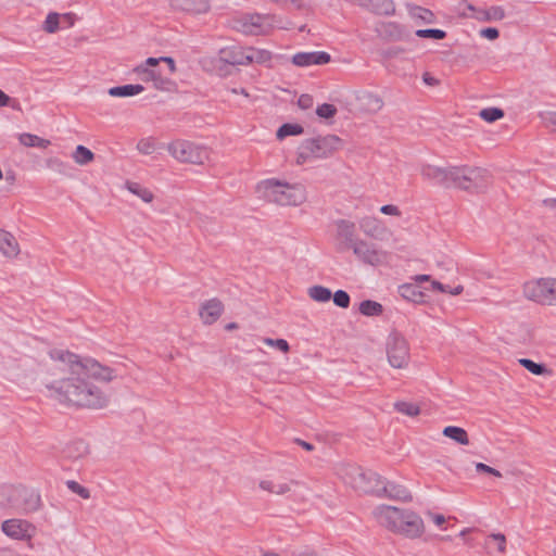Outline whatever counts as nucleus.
<instances>
[{
    "label": "nucleus",
    "instance_id": "f8f14e48",
    "mask_svg": "<svg viewBox=\"0 0 556 556\" xmlns=\"http://www.w3.org/2000/svg\"><path fill=\"white\" fill-rule=\"evenodd\" d=\"M355 260L364 265L381 266L388 263L390 253L377 243L361 239L351 250Z\"/></svg>",
    "mask_w": 556,
    "mask_h": 556
},
{
    "label": "nucleus",
    "instance_id": "49530a36",
    "mask_svg": "<svg viewBox=\"0 0 556 556\" xmlns=\"http://www.w3.org/2000/svg\"><path fill=\"white\" fill-rule=\"evenodd\" d=\"M262 342L265 345L274 348L283 354H288L290 352V345L285 339L263 338Z\"/></svg>",
    "mask_w": 556,
    "mask_h": 556
},
{
    "label": "nucleus",
    "instance_id": "0e129e2a",
    "mask_svg": "<svg viewBox=\"0 0 556 556\" xmlns=\"http://www.w3.org/2000/svg\"><path fill=\"white\" fill-rule=\"evenodd\" d=\"M274 3L280 5H287L288 3L293 4L296 9H302L303 4L299 0H271Z\"/></svg>",
    "mask_w": 556,
    "mask_h": 556
},
{
    "label": "nucleus",
    "instance_id": "f03ea898",
    "mask_svg": "<svg viewBox=\"0 0 556 556\" xmlns=\"http://www.w3.org/2000/svg\"><path fill=\"white\" fill-rule=\"evenodd\" d=\"M371 514L380 527L406 539L417 540L426 532L422 518L412 509L381 504Z\"/></svg>",
    "mask_w": 556,
    "mask_h": 556
},
{
    "label": "nucleus",
    "instance_id": "9b49d317",
    "mask_svg": "<svg viewBox=\"0 0 556 556\" xmlns=\"http://www.w3.org/2000/svg\"><path fill=\"white\" fill-rule=\"evenodd\" d=\"M523 294L541 305L556 306V278H540L525 283Z\"/></svg>",
    "mask_w": 556,
    "mask_h": 556
},
{
    "label": "nucleus",
    "instance_id": "a878e982",
    "mask_svg": "<svg viewBox=\"0 0 556 556\" xmlns=\"http://www.w3.org/2000/svg\"><path fill=\"white\" fill-rule=\"evenodd\" d=\"M407 14L417 25H430L437 22L435 14L424 7L408 3L406 4Z\"/></svg>",
    "mask_w": 556,
    "mask_h": 556
},
{
    "label": "nucleus",
    "instance_id": "5701e85b",
    "mask_svg": "<svg viewBox=\"0 0 556 556\" xmlns=\"http://www.w3.org/2000/svg\"><path fill=\"white\" fill-rule=\"evenodd\" d=\"M219 61L230 65H248V47H227L219 50Z\"/></svg>",
    "mask_w": 556,
    "mask_h": 556
},
{
    "label": "nucleus",
    "instance_id": "9d476101",
    "mask_svg": "<svg viewBox=\"0 0 556 556\" xmlns=\"http://www.w3.org/2000/svg\"><path fill=\"white\" fill-rule=\"evenodd\" d=\"M389 365L394 369H407L410 363V348L407 339L397 330H392L384 342Z\"/></svg>",
    "mask_w": 556,
    "mask_h": 556
},
{
    "label": "nucleus",
    "instance_id": "412c9836",
    "mask_svg": "<svg viewBox=\"0 0 556 556\" xmlns=\"http://www.w3.org/2000/svg\"><path fill=\"white\" fill-rule=\"evenodd\" d=\"M379 488L378 497H388L402 502H409L412 500L409 491L404 485L387 481L383 478Z\"/></svg>",
    "mask_w": 556,
    "mask_h": 556
},
{
    "label": "nucleus",
    "instance_id": "a19ab883",
    "mask_svg": "<svg viewBox=\"0 0 556 556\" xmlns=\"http://www.w3.org/2000/svg\"><path fill=\"white\" fill-rule=\"evenodd\" d=\"M304 131L303 127L299 124H283L280 126L276 132V137L278 140H282L288 136H299Z\"/></svg>",
    "mask_w": 556,
    "mask_h": 556
},
{
    "label": "nucleus",
    "instance_id": "09e8293b",
    "mask_svg": "<svg viewBox=\"0 0 556 556\" xmlns=\"http://www.w3.org/2000/svg\"><path fill=\"white\" fill-rule=\"evenodd\" d=\"M415 35L419 38H430L442 40L446 37V33L442 29H417Z\"/></svg>",
    "mask_w": 556,
    "mask_h": 556
},
{
    "label": "nucleus",
    "instance_id": "b1692460",
    "mask_svg": "<svg viewBox=\"0 0 556 556\" xmlns=\"http://www.w3.org/2000/svg\"><path fill=\"white\" fill-rule=\"evenodd\" d=\"M0 253L3 257L15 260L21 253L20 243L10 231L0 228Z\"/></svg>",
    "mask_w": 556,
    "mask_h": 556
},
{
    "label": "nucleus",
    "instance_id": "1a4fd4ad",
    "mask_svg": "<svg viewBox=\"0 0 556 556\" xmlns=\"http://www.w3.org/2000/svg\"><path fill=\"white\" fill-rule=\"evenodd\" d=\"M488 180V172L479 167L448 166L447 186L465 190L483 188Z\"/></svg>",
    "mask_w": 556,
    "mask_h": 556
},
{
    "label": "nucleus",
    "instance_id": "ea45409f",
    "mask_svg": "<svg viewBox=\"0 0 556 556\" xmlns=\"http://www.w3.org/2000/svg\"><path fill=\"white\" fill-rule=\"evenodd\" d=\"M66 454L74 459L81 458L89 454V446L84 441H75L67 446Z\"/></svg>",
    "mask_w": 556,
    "mask_h": 556
},
{
    "label": "nucleus",
    "instance_id": "f257e3e1",
    "mask_svg": "<svg viewBox=\"0 0 556 556\" xmlns=\"http://www.w3.org/2000/svg\"><path fill=\"white\" fill-rule=\"evenodd\" d=\"M41 374L49 397L61 405L100 410L111 404L103 384L118 378V370L94 358L63 349H52L41 361Z\"/></svg>",
    "mask_w": 556,
    "mask_h": 556
},
{
    "label": "nucleus",
    "instance_id": "0eeeda50",
    "mask_svg": "<svg viewBox=\"0 0 556 556\" xmlns=\"http://www.w3.org/2000/svg\"><path fill=\"white\" fill-rule=\"evenodd\" d=\"M166 150L174 160L184 164L203 165L211 161V148L191 140L175 139Z\"/></svg>",
    "mask_w": 556,
    "mask_h": 556
},
{
    "label": "nucleus",
    "instance_id": "bf43d9fd",
    "mask_svg": "<svg viewBox=\"0 0 556 556\" xmlns=\"http://www.w3.org/2000/svg\"><path fill=\"white\" fill-rule=\"evenodd\" d=\"M427 517L439 528L443 529L446 522V517L442 514L427 511Z\"/></svg>",
    "mask_w": 556,
    "mask_h": 556
},
{
    "label": "nucleus",
    "instance_id": "5fc2aeb1",
    "mask_svg": "<svg viewBox=\"0 0 556 556\" xmlns=\"http://www.w3.org/2000/svg\"><path fill=\"white\" fill-rule=\"evenodd\" d=\"M458 8H459V10L464 9L463 11L459 12V15L462 17H467V18L470 17V18H475V20H476L477 11L480 10V8H476L475 5H472L471 3H469L466 0H463L458 4Z\"/></svg>",
    "mask_w": 556,
    "mask_h": 556
},
{
    "label": "nucleus",
    "instance_id": "f3484780",
    "mask_svg": "<svg viewBox=\"0 0 556 556\" xmlns=\"http://www.w3.org/2000/svg\"><path fill=\"white\" fill-rule=\"evenodd\" d=\"M378 35L391 42H409L413 40L412 30L403 24L396 22H382L377 26Z\"/></svg>",
    "mask_w": 556,
    "mask_h": 556
},
{
    "label": "nucleus",
    "instance_id": "13d9d810",
    "mask_svg": "<svg viewBox=\"0 0 556 556\" xmlns=\"http://www.w3.org/2000/svg\"><path fill=\"white\" fill-rule=\"evenodd\" d=\"M380 212L384 215L400 217L402 215L399 206L394 204H386L380 207Z\"/></svg>",
    "mask_w": 556,
    "mask_h": 556
},
{
    "label": "nucleus",
    "instance_id": "338daca9",
    "mask_svg": "<svg viewBox=\"0 0 556 556\" xmlns=\"http://www.w3.org/2000/svg\"><path fill=\"white\" fill-rule=\"evenodd\" d=\"M11 103V98L0 89V108L9 106Z\"/></svg>",
    "mask_w": 556,
    "mask_h": 556
},
{
    "label": "nucleus",
    "instance_id": "6e6d98bb",
    "mask_svg": "<svg viewBox=\"0 0 556 556\" xmlns=\"http://www.w3.org/2000/svg\"><path fill=\"white\" fill-rule=\"evenodd\" d=\"M67 488L75 494L79 495L84 500H88L90 497V492L88 489L79 484L74 480H68L66 482Z\"/></svg>",
    "mask_w": 556,
    "mask_h": 556
},
{
    "label": "nucleus",
    "instance_id": "4468645a",
    "mask_svg": "<svg viewBox=\"0 0 556 556\" xmlns=\"http://www.w3.org/2000/svg\"><path fill=\"white\" fill-rule=\"evenodd\" d=\"M1 531L11 540L29 544L37 534V527L27 519L11 518L1 523Z\"/></svg>",
    "mask_w": 556,
    "mask_h": 556
},
{
    "label": "nucleus",
    "instance_id": "e2e57ef3",
    "mask_svg": "<svg viewBox=\"0 0 556 556\" xmlns=\"http://www.w3.org/2000/svg\"><path fill=\"white\" fill-rule=\"evenodd\" d=\"M299 105L302 108V109H308L312 103H313V99L311 96L308 94H302L300 98H299Z\"/></svg>",
    "mask_w": 556,
    "mask_h": 556
},
{
    "label": "nucleus",
    "instance_id": "7ed1b4c3",
    "mask_svg": "<svg viewBox=\"0 0 556 556\" xmlns=\"http://www.w3.org/2000/svg\"><path fill=\"white\" fill-rule=\"evenodd\" d=\"M255 193L261 200L281 207H296L307 201V191L302 184L275 177L260 180Z\"/></svg>",
    "mask_w": 556,
    "mask_h": 556
},
{
    "label": "nucleus",
    "instance_id": "a18cd8bd",
    "mask_svg": "<svg viewBox=\"0 0 556 556\" xmlns=\"http://www.w3.org/2000/svg\"><path fill=\"white\" fill-rule=\"evenodd\" d=\"M479 116L483 121H485L488 123H492V122H495V121L502 118L504 116V111L498 108H485L479 112Z\"/></svg>",
    "mask_w": 556,
    "mask_h": 556
},
{
    "label": "nucleus",
    "instance_id": "f704fd0d",
    "mask_svg": "<svg viewBox=\"0 0 556 556\" xmlns=\"http://www.w3.org/2000/svg\"><path fill=\"white\" fill-rule=\"evenodd\" d=\"M248 64L256 63V64H267L271 61L273 54L270 51L265 49H257L253 47H248Z\"/></svg>",
    "mask_w": 556,
    "mask_h": 556
},
{
    "label": "nucleus",
    "instance_id": "393cba45",
    "mask_svg": "<svg viewBox=\"0 0 556 556\" xmlns=\"http://www.w3.org/2000/svg\"><path fill=\"white\" fill-rule=\"evenodd\" d=\"M358 7H362L378 15H392L395 12L393 0H351Z\"/></svg>",
    "mask_w": 556,
    "mask_h": 556
},
{
    "label": "nucleus",
    "instance_id": "4c0bfd02",
    "mask_svg": "<svg viewBox=\"0 0 556 556\" xmlns=\"http://www.w3.org/2000/svg\"><path fill=\"white\" fill-rule=\"evenodd\" d=\"M359 313L364 316H380L383 313V306L376 301L365 300L359 304Z\"/></svg>",
    "mask_w": 556,
    "mask_h": 556
},
{
    "label": "nucleus",
    "instance_id": "864d4df0",
    "mask_svg": "<svg viewBox=\"0 0 556 556\" xmlns=\"http://www.w3.org/2000/svg\"><path fill=\"white\" fill-rule=\"evenodd\" d=\"M331 298L338 307L348 308L350 306L351 299L344 290L336 291Z\"/></svg>",
    "mask_w": 556,
    "mask_h": 556
},
{
    "label": "nucleus",
    "instance_id": "c9c22d12",
    "mask_svg": "<svg viewBox=\"0 0 556 556\" xmlns=\"http://www.w3.org/2000/svg\"><path fill=\"white\" fill-rule=\"evenodd\" d=\"M72 159L79 166H85L94 160V153L85 146H77L72 153Z\"/></svg>",
    "mask_w": 556,
    "mask_h": 556
},
{
    "label": "nucleus",
    "instance_id": "423d86ee",
    "mask_svg": "<svg viewBox=\"0 0 556 556\" xmlns=\"http://www.w3.org/2000/svg\"><path fill=\"white\" fill-rule=\"evenodd\" d=\"M338 477L357 492L378 495L382 477L370 470H363L352 464H341L337 467Z\"/></svg>",
    "mask_w": 556,
    "mask_h": 556
},
{
    "label": "nucleus",
    "instance_id": "8fccbe9b",
    "mask_svg": "<svg viewBox=\"0 0 556 556\" xmlns=\"http://www.w3.org/2000/svg\"><path fill=\"white\" fill-rule=\"evenodd\" d=\"M337 108L330 103H323L316 109L317 116L324 119H331L337 114Z\"/></svg>",
    "mask_w": 556,
    "mask_h": 556
},
{
    "label": "nucleus",
    "instance_id": "39448f33",
    "mask_svg": "<svg viewBox=\"0 0 556 556\" xmlns=\"http://www.w3.org/2000/svg\"><path fill=\"white\" fill-rule=\"evenodd\" d=\"M0 505L28 515L40 509L41 498L34 489L9 484L0 486Z\"/></svg>",
    "mask_w": 556,
    "mask_h": 556
},
{
    "label": "nucleus",
    "instance_id": "c85d7f7f",
    "mask_svg": "<svg viewBox=\"0 0 556 556\" xmlns=\"http://www.w3.org/2000/svg\"><path fill=\"white\" fill-rule=\"evenodd\" d=\"M125 189L128 190L131 194L139 198L142 202L150 204L153 202L155 195L152 190L142 186L139 182L127 180L124 185Z\"/></svg>",
    "mask_w": 556,
    "mask_h": 556
},
{
    "label": "nucleus",
    "instance_id": "680f3d73",
    "mask_svg": "<svg viewBox=\"0 0 556 556\" xmlns=\"http://www.w3.org/2000/svg\"><path fill=\"white\" fill-rule=\"evenodd\" d=\"M156 60H159V64L161 62H165L168 65V70H169L170 74L176 72V64H175V61H174L173 58H170V56H161V58H156Z\"/></svg>",
    "mask_w": 556,
    "mask_h": 556
},
{
    "label": "nucleus",
    "instance_id": "a211bd4d",
    "mask_svg": "<svg viewBox=\"0 0 556 556\" xmlns=\"http://www.w3.org/2000/svg\"><path fill=\"white\" fill-rule=\"evenodd\" d=\"M172 10L190 15L205 14L210 11L208 0H166Z\"/></svg>",
    "mask_w": 556,
    "mask_h": 556
},
{
    "label": "nucleus",
    "instance_id": "473e14b6",
    "mask_svg": "<svg viewBox=\"0 0 556 556\" xmlns=\"http://www.w3.org/2000/svg\"><path fill=\"white\" fill-rule=\"evenodd\" d=\"M61 18H67V20H71L72 18V14L70 13H66V14H59L56 12H50L43 24H42V30L46 31L47 34H54L56 33L59 29H60V21Z\"/></svg>",
    "mask_w": 556,
    "mask_h": 556
},
{
    "label": "nucleus",
    "instance_id": "4be33fe9",
    "mask_svg": "<svg viewBox=\"0 0 556 556\" xmlns=\"http://www.w3.org/2000/svg\"><path fill=\"white\" fill-rule=\"evenodd\" d=\"M355 99L358 109L367 113H377L384 104L381 97L367 90L358 91Z\"/></svg>",
    "mask_w": 556,
    "mask_h": 556
},
{
    "label": "nucleus",
    "instance_id": "69168bd1",
    "mask_svg": "<svg viewBox=\"0 0 556 556\" xmlns=\"http://www.w3.org/2000/svg\"><path fill=\"white\" fill-rule=\"evenodd\" d=\"M422 80L428 86H437V85H439V80L435 77L431 76L429 73H425L422 75Z\"/></svg>",
    "mask_w": 556,
    "mask_h": 556
},
{
    "label": "nucleus",
    "instance_id": "cd10ccee",
    "mask_svg": "<svg viewBox=\"0 0 556 556\" xmlns=\"http://www.w3.org/2000/svg\"><path fill=\"white\" fill-rule=\"evenodd\" d=\"M506 16L505 10L501 5H492L490 8H480L477 11L476 20L479 22H498L504 20Z\"/></svg>",
    "mask_w": 556,
    "mask_h": 556
},
{
    "label": "nucleus",
    "instance_id": "de8ad7c7",
    "mask_svg": "<svg viewBox=\"0 0 556 556\" xmlns=\"http://www.w3.org/2000/svg\"><path fill=\"white\" fill-rule=\"evenodd\" d=\"M156 149L155 140L151 137L142 138L137 143V150L143 155L152 154Z\"/></svg>",
    "mask_w": 556,
    "mask_h": 556
},
{
    "label": "nucleus",
    "instance_id": "ddd939ff",
    "mask_svg": "<svg viewBox=\"0 0 556 556\" xmlns=\"http://www.w3.org/2000/svg\"><path fill=\"white\" fill-rule=\"evenodd\" d=\"M302 485L300 480L282 475L268 476L258 481L262 491L276 496L294 494Z\"/></svg>",
    "mask_w": 556,
    "mask_h": 556
},
{
    "label": "nucleus",
    "instance_id": "dca6fc26",
    "mask_svg": "<svg viewBox=\"0 0 556 556\" xmlns=\"http://www.w3.org/2000/svg\"><path fill=\"white\" fill-rule=\"evenodd\" d=\"M359 240L353 222L346 219L336 222V247L339 252L351 251Z\"/></svg>",
    "mask_w": 556,
    "mask_h": 556
},
{
    "label": "nucleus",
    "instance_id": "79ce46f5",
    "mask_svg": "<svg viewBox=\"0 0 556 556\" xmlns=\"http://www.w3.org/2000/svg\"><path fill=\"white\" fill-rule=\"evenodd\" d=\"M518 362L522 367H525L533 375H551V370L547 369L544 365L534 363L529 358H520Z\"/></svg>",
    "mask_w": 556,
    "mask_h": 556
},
{
    "label": "nucleus",
    "instance_id": "e433bc0d",
    "mask_svg": "<svg viewBox=\"0 0 556 556\" xmlns=\"http://www.w3.org/2000/svg\"><path fill=\"white\" fill-rule=\"evenodd\" d=\"M307 294L314 302L326 303L330 301L332 293L331 290L319 285L312 286L307 289Z\"/></svg>",
    "mask_w": 556,
    "mask_h": 556
},
{
    "label": "nucleus",
    "instance_id": "4d7b16f0",
    "mask_svg": "<svg viewBox=\"0 0 556 556\" xmlns=\"http://www.w3.org/2000/svg\"><path fill=\"white\" fill-rule=\"evenodd\" d=\"M475 468L478 472L489 473L497 478L502 477V473L497 469L490 467L483 463H476Z\"/></svg>",
    "mask_w": 556,
    "mask_h": 556
},
{
    "label": "nucleus",
    "instance_id": "7c9ffc66",
    "mask_svg": "<svg viewBox=\"0 0 556 556\" xmlns=\"http://www.w3.org/2000/svg\"><path fill=\"white\" fill-rule=\"evenodd\" d=\"M442 434L460 445L469 444V437L467 431L457 426H447L443 429Z\"/></svg>",
    "mask_w": 556,
    "mask_h": 556
},
{
    "label": "nucleus",
    "instance_id": "72a5a7b5",
    "mask_svg": "<svg viewBox=\"0 0 556 556\" xmlns=\"http://www.w3.org/2000/svg\"><path fill=\"white\" fill-rule=\"evenodd\" d=\"M18 141L21 144L27 148L36 147L40 149H47L51 144L50 140L29 132L21 134L18 136Z\"/></svg>",
    "mask_w": 556,
    "mask_h": 556
},
{
    "label": "nucleus",
    "instance_id": "37998d69",
    "mask_svg": "<svg viewBox=\"0 0 556 556\" xmlns=\"http://www.w3.org/2000/svg\"><path fill=\"white\" fill-rule=\"evenodd\" d=\"M46 167L51 172L60 175H65L67 170V164L58 156H50L45 161Z\"/></svg>",
    "mask_w": 556,
    "mask_h": 556
},
{
    "label": "nucleus",
    "instance_id": "bb28decb",
    "mask_svg": "<svg viewBox=\"0 0 556 556\" xmlns=\"http://www.w3.org/2000/svg\"><path fill=\"white\" fill-rule=\"evenodd\" d=\"M420 175L429 181L447 186L448 167L425 164L420 168Z\"/></svg>",
    "mask_w": 556,
    "mask_h": 556
},
{
    "label": "nucleus",
    "instance_id": "6e6552de",
    "mask_svg": "<svg viewBox=\"0 0 556 556\" xmlns=\"http://www.w3.org/2000/svg\"><path fill=\"white\" fill-rule=\"evenodd\" d=\"M291 26V23L282 24L275 15L258 13L242 15L233 22V27L238 31L251 36L266 35L275 27L289 28Z\"/></svg>",
    "mask_w": 556,
    "mask_h": 556
},
{
    "label": "nucleus",
    "instance_id": "052dcab7",
    "mask_svg": "<svg viewBox=\"0 0 556 556\" xmlns=\"http://www.w3.org/2000/svg\"><path fill=\"white\" fill-rule=\"evenodd\" d=\"M480 36L486 38L489 40H495L498 38L500 33L498 29L494 27L483 28L480 30Z\"/></svg>",
    "mask_w": 556,
    "mask_h": 556
},
{
    "label": "nucleus",
    "instance_id": "6ab92c4d",
    "mask_svg": "<svg viewBox=\"0 0 556 556\" xmlns=\"http://www.w3.org/2000/svg\"><path fill=\"white\" fill-rule=\"evenodd\" d=\"M330 61V54L325 51L298 52L291 59L292 64L298 67L324 65Z\"/></svg>",
    "mask_w": 556,
    "mask_h": 556
},
{
    "label": "nucleus",
    "instance_id": "58836bf2",
    "mask_svg": "<svg viewBox=\"0 0 556 556\" xmlns=\"http://www.w3.org/2000/svg\"><path fill=\"white\" fill-rule=\"evenodd\" d=\"M394 409L403 415L409 416V417H417L421 409L420 406L413 402L407 401H397L394 403Z\"/></svg>",
    "mask_w": 556,
    "mask_h": 556
},
{
    "label": "nucleus",
    "instance_id": "aec40b11",
    "mask_svg": "<svg viewBox=\"0 0 556 556\" xmlns=\"http://www.w3.org/2000/svg\"><path fill=\"white\" fill-rule=\"evenodd\" d=\"M223 312L224 304L216 298L204 301L199 307V316L204 325L216 323Z\"/></svg>",
    "mask_w": 556,
    "mask_h": 556
},
{
    "label": "nucleus",
    "instance_id": "3c124183",
    "mask_svg": "<svg viewBox=\"0 0 556 556\" xmlns=\"http://www.w3.org/2000/svg\"><path fill=\"white\" fill-rule=\"evenodd\" d=\"M431 288L435 291L443 292V293H450L452 295H458L463 292L464 287L462 285H458L454 288H448L447 286H444L440 281L432 280L431 281Z\"/></svg>",
    "mask_w": 556,
    "mask_h": 556
},
{
    "label": "nucleus",
    "instance_id": "20e7f679",
    "mask_svg": "<svg viewBox=\"0 0 556 556\" xmlns=\"http://www.w3.org/2000/svg\"><path fill=\"white\" fill-rule=\"evenodd\" d=\"M344 146L343 140L333 134L304 139L296 151V164L305 165L334 155Z\"/></svg>",
    "mask_w": 556,
    "mask_h": 556
},
{
    "label": "nucleus",
    "instance_id": "2eb2a0df",
    "mask_svg": "<svg viewBox=\"0 0 556 556\" xmlns=\"http://www.w3.org/2000/svg\"><path fill=\"white\" fill-rule=\"evenodd\" d=\"M157 65L159 60H156V58H148L144 62L134 67L132 72L141 81L152 83L155 89L163 91L169 90L172 81L168 78L162 77L160 72L155 68Z\"/></svg>",
    "mask_w": 556,
    "mask_h": 556
},
{
    "label": "nucleus",
    "instance_id": "c756f323",
    "mask_svg": "<svg viewBox=\"0 0 556 556\" xmlns=\"http://www.w3.org/2000/svg\"><path fill=\"white\" fill-rule=\"evenodd\" d=\"M485 546L489 553L495 551L500 554H505L507 549L506 536L503 533H491L485 540Z\"/></svg>",
    "mask_w": 556,
    "mask_h": 556
},
{
    "label": "nucleus",
    "instance_id": "603ef678",
    "mask_svg": "<svg viewBox=\"0 0 556 556\" xmlns=\"http://www.w3.org/2000/svg\"><path fill=\"white\" fill-rule=\"evenodd\" d=\"M543 125L556 132V111H545L540 114Z\"/></svg>",
    "mask_w": 556,
    "mask_h": 556
},
{
    "label": "nucleus",
    "instance_id": "774afa93",
    "mask_svg": "<svg viewBox=\"0 0 556 556\" xmlns=\"http://www.w3.org/2000/svg\"><path fill=\"white\" fill-rule=\"evenodd\" d=\"M292 556H317V554L309 549H303L299 552H293Z\"/></svg>",
    "mask_w": 556,
    "mask_h": 556
},
{
    "label": "nucleus",
    "instance_id": "c03bdc74",
    "mask_svg": "<svg viewBox=\"0 0 556 556\" xmlns=\"http://www.w3.org/2000/svg\"><path fill=\"white\" fill-rule=\"evenodd\" d=\"M400 292L403 298L418 302L422 298V292L418 290V288L415 285L412 283H405L400 287Z\"/></svg>",
    "mask_w": 556,
    "mask_h": 556
},
{
    "label": "nucleus",
    "instance_id": "2f4dec72",
    "mask_svg": "<svg viewBox=\"0 0 556 556\" xmlns=\"http://www.w3.org/2000/svg\"><path fill=\"white\" fill-rule=\"evenodd\" d=\"M144 91V87L142 85H124V86H116L109 89L108 93L111 97H132L136 94H139Z\"/></svg>",
    "mask_w": 556,
    "mask_h": 556
}]
</instances>
